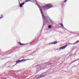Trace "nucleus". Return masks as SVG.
I'll list each match as a JSON object with an SVG mask.
<instances>
[{"mask_svg":"<svg viewBox=\"0 0 79 79\" xmlns=\"http://www.w3.org/2000/svg\"><path fill=\"white\" fill-rule=\"evenodd\" d=\"M53 7V5L50 4H49L47 5L45 7V8H46L47 9H48V8H52Z\"/></svg>","mask_w":79,"mask_h":79,"instance_id":"obj_1","label":"nucleus"},{"mask_svg":"<svg viewBox=\"0 0 79 79\" xmlns=\"http://www.w3.org/2000/svg\"><path fill=\"white\" fill-rule=\"evenodd\" d=\"M66 47H67V45H65L64 46L60 47V49H63L64 48H66Z\"/></svg>","mask_w":79,"mask_h":79,"instance_id":"obj_2","label":"nucleus"},{"mask_svg":"<svg viewBox=\"0 0 79 79\" xmlns=\"http://www.w3.org/2000/svg\"><path fill=\"white\" fill-rule=\"evenodd\" d=\"M30 60V59H29L22 60H20V62L21 61H27V60Z\"/></svg>","mask_w":79,"mask_h":79,"instance_id":"obj_3","label":"nucleus"},{"mask_svg":"<svg viewBox=\"0 0 79 79\" xmlns=\"http://www.w3.org/2000/svg\"><path fill=\"white\" fill-rule=\"evenodd\" d=\"M57 43V42H53L52 43H51V44H56Z\"/></svg>","mask_w":79,"mask_h":79,"instance_id":"obj_4","label":"nucleus"},{"mask_svg":"<svg viewBox=\"0 0 79 79\" xmlns=\"http://www.w3.org/2000/svg\"><path fill=\"white\" fill-rule=\"evenodd\" d=\"M22 4H20V7H22Z\"/></svg>","mask_w":79,"mask_h":79,"instance_id":"obj_5","label":"nucleus"},{"mask_svg":"<svg viewBox=\"0 0 79 79\" xmlns=\"http://www.w3.org/2000/svg\"><path fill=\"white\" fill-rule=\"evenodd\" d=\"M51 27H52V26H51V25L49 26H48L49 28H51Z\"/></svg>","mask_w":79,"mask_h":79,"instance_id":"obj_6","label":"nucleus"},{"mask_svg":"<svg viewBox=\"0 0 79 79\" xmlns=\"http://www.w3.org/2000/svg\"><path fill=\"white\" fill-rule=\"evenodd\" d=\"M60 25L62 26V27H64V26H63V24H60Z\"/></svg>","mask_w":79,"mask_h":79,"instance_id":"obj_7","label":"nucleus"},{"mask_svg":"<svg viewBox=\"0 0 79 79\" xmlns=\"http://www.w3.org/2000/svg\"><path fill=\"white\" fill-rule=\"evenodd\" d=\"M19 61L18 60L17 61L16 63H19Z\"/></svg>","mask_w":79,"mask_h":79,"instance_id":"obj_8","label":"nucleus"},{"mask_svg":"<svg viewBox=\"0 0 79 79\" xmlns=\"http://www.w3.org/2000/svg\"><path fill=\"white\" fill-rule=\"evenodd\" d=\"M26 1L27 2H29V0H26Z\"/></svg>","mask_w":79,"mask_h":79,"instance_id":"obj_9","label":"nucleus"},{"mask_svg":"<svg viewBox=\"0 0 79 79\" xmlns=\"http://www.w3.org/2000/svg\"><path fill=\"white\" fill-rule=\"evenodd\" d=\"M40 77H42V75L40 76Z\"/></svg>","mask_w":79,"mask_h":79,"instance_id":"obj_10","label":"nucleus"},{"mask_svg":"<svg viewBox=\"0 0 79 79\" xmlns=\"http://www.w3.org/2000/svg\"><path fill=\"white\" fill-rule=\"evenodd\" d=\"M79 41H76V43H78V42H79Z\"/></svg>","mask_w":79,"mask_h":79,"instance_id":"obj_11","label":"nucleus"},{"mask_svg":"<svg viewBox=\"0 0 79 79\" xmlns=\"http://www.w3.org/2000/svg\"><path fill=\"white\" fill-rule=\"evenodd\" d=\"M66 0H65L64 1V2H65V3L66 2Z\"/></svg>","mask_w":79,"mask_h":79,"instance_id":"obj_12","label":"nucleus"},{"mask_svg":"<svg viewBox=\"0 0 79 79\" xmlns=\"http://www.w3.org/2000/svg\"><path fill=\"white\" fill-rule=\"evenodd\" d=\"M77 44V43H76V42L75 43H74V44Z\"/></svg>","mask_w":79,"mask_h":79,"instance_id":"obj_13","label":"nucleus"},{"mask_svg":"<svg viewBox=\"0 0 79 79\" xmlns=\"http://www.w3.org/2000/svg\"><path fill=\"white\" fill-rule=\"evenodd\" d=\"M24 3L23 2V3H22L23 5H24Z\"/></svg>","mask_w":79,"mask_h":79,"instance_id":"obj_14","label":"nucleus"},{"mask_svg":"<svg viewBox=\"0 0 79 79\" xmlns=\"http://www.w3.org/2000/svg\"><path fill=\"white\" fill-rule=\"evenodd\" d=\"M44 18L45 19H46V18L45 17H44Z\"/></svg>","mask_w":79,"mask_h":79,"instance_id":"obj_15","label":"nucleus"},{"mask_svg":"<svg viewBox=\"0 0 79 79\" xmlns=\"http://www.w3.org/2000/svg\"><path fill=\"white\" fill-rule=\"evenodd\" d=\"M21 45H23V44H21Z\"/></svg>","mask_w":79,"mask_h":79,"instance_id":"obj_16","label":"nucleus"},{"mask_svg":"<svg viewBox=\"0 0 79 79\" xmlns=\"http://www.w3.org/2000/svg\"><path fill=\"white\" fill-rule=\"evenodd\" d=\"M41 12H42V10H41Z\"/></svg>","mask_w":79,"mask_h":79,"instance_id":"obj_17","label":"nucleus"},{"mask_svg":"<svg viewBox=\"0 0 79 79\" xmlns=\"http://www.w3.org/2000/svg\"><path fill=\"white\" fill-rule=\"evenodd\" d=\"M44 7H43V8H44Z\"/></svg>","mask_w":79,"mask_h":79,"instance_id":"obj_18","label":"nucleus"}]
</instances>
